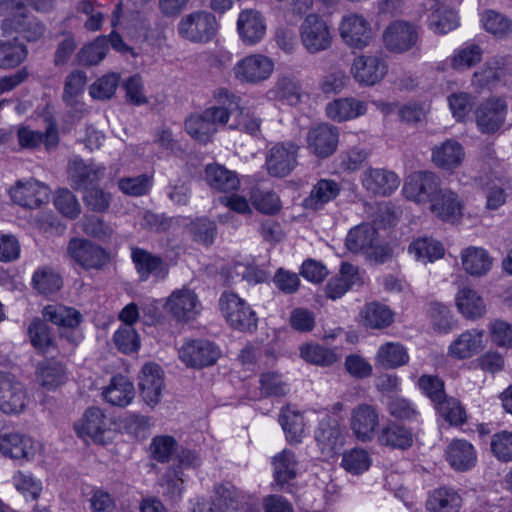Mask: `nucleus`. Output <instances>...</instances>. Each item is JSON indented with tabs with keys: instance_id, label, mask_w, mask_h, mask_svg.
Returning a JSON list of instances; mask_svg holds the SVG:
<instances>
[{
	"instance_id": "nucleus-1",
	"label": "nucleus",
	"mask_w": 512,
	"mask_h": 512,
	"mask_svg": "<svg viewBox=\"0 0 512 512\" xmlns=\"http://www.w3.org/2000/svg\"><path fill=\"white\" fill-rule=\"evenodd\" d=\"M220 310L233 329L251 332L256 329L258 318L256 313L237 294L225 291L219 299Z\"/></svg>"
},
{
	"instance_id": "nucleus-2",
	"label": "nucleus",
	"mask_w": 512,
	"mask_h": 512,
	"mask_svg": "<svg viewBox=\"0 0 512 512\" xmlns=\"http://www.w3.org/2000/svg\"><path fill=\"white\" fill-rule=\"evenodd\" d=\"M303 47L310 54L328 50L332 45V33L327 22L318 14L311 13L305 17L299 28Z\"/></svg>"
},
{
	"instance_id": "nucleus-3",
	"label": "nucleus",
	"mask_w": 512,
	"mask_h": 512,
	"mask_svg": "<svg viewBox=\"0 0 512 512\" xmlns=\"http://www.w3.org/2000/svg\"><path fill=\"white\" fill-rule=\"evenodd\" d=\"M419 41V28L407 21H393L383 32L384 46L391 53H406L417 48Z\"/></svg>"
},
{
	"instance_id": "nucleus-4",
	"label": "nucleus",
	"mask_w": 512,
	"mask_h": 512,
	"mask_svg": "<svg viewBox=\"0 0 512 512\" xmlns=\"http://www.w3.org/2000/svg\"><path fill=\"white\" fill-rule=\"evenodd\" d=\"M218 24L209 12H194L183 17L178 24V33L194 43H206L217 32Z\"/></svg>"
},
{
	"instance_id": "nucleus-5",
	"label": "nucleus",
	"mask_w": 512,
	"mask_h": 512,
	"mask_svg": "<svg viewBox=\"0 0 512 512\" xmlns=\"http://www.w3.org/2000/svg\"><path fill=\"white\" fill-rule=\"evenodd\" d=\"M68 256L85 270H100L110 261L104 248L83 238H72L67 245Z\"/></svg>"
},
{
	"instance_id": "nucleus-6",
	"label": "nucleus",
	"mask_w": 512,
	"mask_h": 512,
	"mask_svg": "<svg viewBox=\"0 0 512 512\" xmlns=\"http://www.w3.org/2000/svg\"><path fill=\"white\" fill-rule=\"evenodd\" d=\"M179 359L189 368L202 369L212 366L221 355L219 347L205 339L185 342L178 350Z\"/></svg>"
},
{
	"instance_id": "nucleus-7",
	"label": "nucleus",
	"mask_w": 512,
	"mask_h": 512,
	"mask_svg": "<svg viewBox=\"0 0 512 512\" xmlns=\"http://www.w3.org/2000/svg\"><path fill=\"white\" fill-rule=\"evenodd\" d=\"M299 146L292 142H278L274 144L265 157V167L272 177H285L289 175L297 165Z\"/></svg>"
},
{
	"instance_id": "nucleus-8",
	"label": "nucleus",
	"mask_w": 512,
	"mask_h": 512,
	"mask_svg": "<svg viewBox=\"0 0 512 512\" xmlns=\"http://www.w3.org/2000/svg\"><path fill=\"white\" fill-rule=\"evenodd\" d=\"M440 178L430 171L411 173L403 186L407 199L417 203H431L440 190Z\"/></svg>"
},
{
	"instance_id": "nucleus-9",
	"label": "nucleus",
	"mask_w": 512,
	"mask_h": 512,
	"mask_svg": "<svg viewBox=\"0 0 512 512\" xmlns=\"http://www.w3.org/2000/svg\"><path fill=\"white\" fill-rule=\"evenodd\" d=\"M339 34L343 42L354 49H364L372 38L370 23L356 13L344 15L339 23Z\"/></svg>"
},
{
	"instance_id": "nucleus-10",
	"label": "nucleus",
	"mask_w": 512,
	"mask_h": 512,
	"mask_svg": "<svg viewBox=\"0 0 512 512\" xmlns=\"http://www.w3.org/2000/svg\"><path fill=\"white\" fill-rule=\"evenodd\" d=\"M245 499L244 493L230 482L217 483L213 487L210 502L199 505V512H230L240 508Z\"/></svg>"
},
{
	"instance_id": "nucleus-11",
	"label": "nucleus",
	"mask_w": 512,
	"mask_h": 512,
	"mask_svg": "<svg viewBox=\"0 0 512 512\" xmlns=\"http://www.w3.org/2000/svg\"><path fill=\"white\" fill-rule=\"evenodd\" d=\"M387 71V63L379 55H359L354 58L351 66V74L356 82L365 86H374L381 82Z\"/></svg>"
},
{
	"instance_id": "nucleus-12",
	"label": "nucleus",
	"mask_w": 512,
	"mask_h": 512,
	"mask_svg": "<svg viewBox=\"0 0 512 512\" xmlns=\"http://www.w3.org/2000/svg\"><path fill=\"white\" fill-rule=\"evenodd\" d=\"M26 402L23 384L13 374L0 372V410L6 414H17L25 409Z\"/></svg>"
},
{
	"instance_id": "nucleus-13",
	"label": "nucleus",
	"mask_w": 512,
	"mask_h": 512,
	"mask_svg": "<svg viewBox=\"0 0 512 512\" xmlns=\"http://www.w3.org/2000/svg\"><path fill=\"white\" fill-rule=\"evenodd\" d=\"M106 168L94 162L74 158L68 162L67 173L70 185L76 190H87L97 185L105 175Z\"/></svg>"
},
{
	"instance_id": "nucleus-14",
	"label": "nucleus",
	"mask_w": 512,
	"mask_h": 512,
	"mask_svg": "<svg viewBox=\"0 0 512 512\" xmlns=\"http://www.w3.org/2000/svg\"><path fill=\"white\" fill-rule=\"evenodd\" d=\"M507 104L501 98H489L482 102L475 111L476 124L485 134H493L505 123Z\"/></svg>"
},
{
	"instance_id": "nucleus-15",
	"label": "nucleus",
	"mask_w": 512,
	"mask_h": 512,
	"mask_svg": "<svg viewBox=\"0 0 512 512\" xmlns=\"http://www.w3.org/2000/svg\"><path fill=\"white\" fill-rule=\"evenodd\" d=\"M274 70L273 61L260 54L247 56L233 68L235 78L241 82L258 83L270 77Z\"/></svg>"
},
{
	"instance_id": "nucleus-16",
	"label": "nucleus",
	"mask_w": 512,
	"mask_h": 512,
	"mask_svg": "<svg viewBox=\"0 0 512 512\" xmlns=\"http://www.w3.org/2000/svg\"><path fill=\"white\" fill-rule=\"evenodd\" d=\"M274 491L293 492L291 483L297 476L298 460L293 451L284 449L272 459Z\"/></svg>"
},
{
	"instance_id": "nucleus-17",
	"label": "nucleus",
	"mask_w": 512,
	"mask_h": 512,
	"mask_svg": "<svg viewBox=\"0 0 512 512\" xmlns=\"http://www.w3.org/2000/svg\"><path fill=\"white\" fill-rule=\"evenodd\" d=\"M50 188L34 179L26 182L18 181L10 189L12 200L22 207L35 209L49 201Z\"/></svg>"
},
{
	"instance_id": "nucleus-18",
	"label": "nucleus",
	"mask_w": 512,
	"mask_h": 512,
	"mask_svg": "<svg viewBox=\"0 0 512 512\" xmlns=\"http://www.w3.org/2000/svg\"><path fill=\"white\" fill-rule=\"evenodd\" d=\"M131 259L141 281H147L150 276L157 280H164L169 274L168 263L161 256L143 248L133 247Z\"/></svg>"
},
{
	"instance_id": "nucleus-19",
	"label": "nucleus",
	"mask_w": 512,
	"mask_h": 512,
	"mask_svg": "<svg viewBox=\"0 0 512 512\" xmlns=\"http://www.w3.org/2000/svg\"><path fill=\"white\" fill-rule=\"evenodd\" d=\"M0 452L14 460H31L36 449L32 438L3 428L0 430Z\"/></svg>"
},
{
	"instance_id": "nucleus-20",
	"label": "nucleus",
	"mask_w": 512,
	"mask_h": 512,
	"mask_svg": "<svg viewBox=\"0 0 512 512\" xmlns=\"http://www.w3.org/2000/svg\"><path fill=\"white\" fill-rule=\"evenodd\" d=\"M139 389L144 402L154 407L160 402L164 387V373L155 363L145 364L139 374Z\"/></svg>"
},
{
	"instance_id": "nucleus-21",
	"label": "nucleus",
	"mask_w": 512,
	"mask_h": 512,
	"mask_svg": "<svg viewBox=\"0 0 512 512\" xmlns=\"http://www.w3.org/2000/svg\"><path fill=\"white\" fill-rule=\"evenodd\" d=\"M378 425L379 414L376 407L363 403L352 410L350 427L359 441H371Z\"/></svg>"
},
{
	"instance_id": "nucleus-22",
	"label": "nucleus",
	"mask_w": 512,
	"mask_h": 512,
	"mask_svg": "<svg viewBox=\"0 0 512 512\" xmlns=\"http://www.w3.org/2000/svg\"><path fill=\"white\" fill-rule=\"evenodd\" d=\"M1 27L4 34L10 35L15 32L28 42L39 40L46 30L40 20L26 13H17L4 19Z\"/></svg>"
},
{
	"instance_id": "nucleus-23",
	"label": "nucleus",
	"mask_w": 512,
	"mask_h": 512,
	"mask_svg": "<svg viewBox=\"0 0 512 512\" xmlns=\"http://www.w3.org/2000/svg\"><path fill=\"white\" fill-rule=\"evenodd\" d=\"M109 426L105 413L98 407H91L85 411L80 423L75 424L74 427L80 437H89L95 443L104 444Z\"/></svg>"
},
{
	"instance_id": "nucleus-24",
	"label": "nucleus",
	"mask_w": 512,
	"mask_h": 512,
	"mask_svg": "<svg viewBox=\"0 0 512 512\" xmlns=\"http://www.w3.org/2000/svg\"><path fill=\"white\" fill-rule=\"evenodd\" d=\"M338 129L329 124H320L311 128L307 134L309 150L319 158L332 155L338 145Z\"/></svg>"
},
{
	"instance_id": "nucleus-25",
	"label": "nucleus",
	"mask_w": 512,
	"mask_h": 512,
	"mask_svg": "<svg viewBox=\"0 0 512 512\" xmlns=\"http://www.w3.org/2000/svg\"><path fill=\"white\" fill-rule=\"evenodd\" d=\"M363 187L371 194L389 196L400 184V179L393 171L382 168H369L362 173Z\"/></svg>"
},
{
	"instance_id": "nucleus-26",
	"label": "nucleus",
	"mask_w": 512,
	"mask_h": 512,
	"mask_svg": "<svg viewBox=\"0 0 512 512\" xmlns=\"http://www.w3.org/2000/svg\"><path fill=\"white\" fill-rule=\"evenodd\" d=\"M166 309L178 320H193L200 311V303L194 291L182 288L175 290L166 302Z\"/></svg>"
},
{
	"instance_id": "nucleus-27",
	"label": "nucleus",
	"mask_w": 512,
	"mask_h": 512,
	"mask_svg": "<svg viewBox=\"0 0 512 512\" xmlns=\"http://www.w3.org/2000/svg\"><path fill=\"white\" fill-rule=\"evenodd\" d=\"M18 143L23 149H36L44 144L47 151L55 149L59 143L57 125L49 121L44 133L22 126L17 130Z\"/></svg>"
},
{
	"instance_id": "nucleus-28",
	"label": "nucleus",
	"mask_w": 512,
	"mask_h": 512,
	"mask_svg": "<svg viewBox=\"0 0 512 512\" xmlns=\"http://www.w3.org/2000/svg\"><path fill=\"white\" fill-rule=\"evenodd\" d=\"M204 180L216 192L234 193L240 188V179L236 172L218 163L205 167Z\"/></svg>"
},
{
	"instance_id": "nucleus-29",
	"label": "nucleus",
	"mask_w": 512,
	"mask_h": 512,
	"mask_svg": "<svg viewBox=\"0 0 512 512\" xmlns=\"http://www.w3.org/2000/svg\"><path fill=\"white\" fill-rule=\"evenodd\" d=\"M465 158L463 146L456 140L447 139L432 148L433 164L443 170L453 171L458 168Z\"/></svg>"
},
{
	"instance_id": "nucleus-30",
	"label": "nucleus",
	"mask_w": 512,
	"mask_h": 512,
	"mask_svg": "<svg viewBox=\"0 0 512 512\" xmlns=\"http://www.w3.org/2000/svg\"><path fill=\"white\" fill-rule=\"evenodd\" d=\"M237 29L242 41L248 45L260 42L266 34V23L260 12L244 10L239 14Z\"/></svg>"
},
{
	"instance_id": "nucleus-31",
	"label": "nucleus",
	"mask_w": 512,
	"mask_h": 512,
	"mask_svg": "<svg viewBox=\"0 0 512 512\" xmlns=\"http://www.w3.org/2000/svg\"><path fill=\"white\" fill-rule=\"evenodd\" d=\"M341 185L332 179H320L312 187L310 194L303 200L306 210L319 211L340 194Z\"/></svg>"
},
{
	"instance_id": "nucleus-32",
	"label": "nucleus",
	"mask_w": 512,
	"mask_h": 512,
	"mask_svg": "<svg viewBox=\"0 0 512 512\" xmlns=\"http://www.w3.org/2000/svg\"><path fill=\"white\" fill-rule=\"evenodd\" d=\"M315 440L323 456H334L343 445V436L340 426L336 421H321L315 431Z\"/></svg>"
},
{
	"instance_id": "nucleus-33",
	"label": "nucleus",
	"mask_w": 512,
	"mask_h": 512,
	"mask_svg": "<svg viewBox=\"0 0 512 512\" xmlns=\"http://www.w3.org/2000/svg\"><path fill=\"white\" fill-rule=\"evenodd\" d=\"M463 505L460 493L448 486L432 490L426 501L428 512H459Z\"/></svg>"
},
{
	"instance_id": "nucleus-34",
	"label": "nucleus",
	"mask_w": 512,
	"mask_h": 512,
	"mask_svg": "<svg viewBox=\"0 0 512 512\" xmlns=\"http://www.w3.org/2000/svg\"><path fill=\"white\" fill-rule=\"evenodd\" d=\"M102 396L113 406L126 407L135 397V388L127 377L117 374L112 377L109 385L103 389Z\"/></svg>"
},
{
	"instance_id": "nucleus-35",
	"label": "nucleus",
	"mask_w": 512,
	"mask_h": 512,
	"mask_svg": "<svg viewBox=\"0 0 512 512\" xmlns=\"http://www.w3.org/2000/svg\"><path fill=\"white\" fill-rule=\"evenodd\" d=\"M446 459L453 469L467 471L475 466L476 451L468 441L456 439L448 445Z\"/></svg>"
},
{
	"instance_id": "nucleus-36",
	"label": "nucleus",
	"mask_w": 512,
	"mask_h": 512,
	"mask_svg": "<svg viewBox=\"0 0 512 512\" xmlns=\"http://www.w3.org/2000/svg\"><path fill=\"white\" fill-rule=\"evenodd\" d=\"M367 112V103L353 97L340 98L327 104V116L337 122H343L362 116Z\"/></svg>"
},
{
	"instance_id": "nucleus-37",
	"label": "nucleus",
	"mask_w": 512,
	"mask_h": 512,
	"mask_svg": "<svg viewBox=\"0 0 512 512\" xmlns=\"http://www.w3.org/2000/svg\"><path fill=\"white\" fill-rule=\"evenodd\" d=\"M462 208L463 205L458 195L450 189L440 188L439 192L430 203L431 211L444 221L460 217Z\"/></svg>"
},
{
	"instance_id": "nucleus-38",
	"label": "nucleus",
	"mask_w": 512,
	"mask_h": 512,
	"mask_svg": "<svg viewBox=\"0 0 512 512\" xmlns=\"http://www.w3.org/2000/svg\"><path fill=\"white\" fill-rule=\"evenodd\" d=\"M267 94L270 99L296 105L301 99L302 86L295 76L281 75Z\"/></svg>"
},
{
	"instance_id": "nucleus-39",
	"label": "nucleus",
	"mask_w": 512,
	"mask_h": 512,
	"mask_svg": "<svg viewBox=\"0 0 512 512\" xmlns=\"http://www.w3.org/2000/svg\"><path fill=\"white\" fill-rule=\"evenodd\" d=\"M358 281L357 268L348 262H343L339 274L328 281L326 295L332 300L341 298Z\"/></svg>"
},
{
	"instance_id": "nucleus-40",
	"label": "nucleus",
	"mask_w": 512,
	"mask_h": 512,
	"mask_svg": "<svg viewBox=\"0 0 512 512\" xmlns=\"http://www.w3.org/2000/svg\"><path fill=\"white\" fill-rule=\"evenodd\" d=\"M378 442L393 449L406 450L413 444V434L410 429L396 422L385 425L379 435Z\"/></svg>"
},
{
	"instance_id": "nucleus-41",
	"label": "nucleus",
	"mask_w": 512,
	"mask_h": 512,
	"mask_svg": "<svg viewBox=\"0 0 512 512\" xmlns=\"http://www.w3.org/2000/svg\"><path fill=\"white\" fill-rule=\"evenodd\" d=\"M484 331L468 330L462 333L449 347L452 356L458 359L469 358L482 349Z\"/></svg>"
},
{
	"instance_id": "nucleus-42",
	"label": "nucleus",
	"mask_w": 512,
	"mask_h": 512,
	"mask_svg": "<svg viewBox=\"0 0 512 512\" xmlns=\"http://www.w3.org/2000/svg\"><path fill=\"white\" fill-rule=\"evenodd\" d=\"M44 320H48L55 325L74 329L79 326L83 320L82 314L73 307L62 304L47 305L43 309Z\"/></svg>"
},
{
	"instance_id": "nucleus-43",
	"label": "nucleus",
	"mask_w": 512,
	"mask_h": 512,
	"mask_svg": "<svg viewBox=\"0 0 512 512\" xmlns=\"http://www.w3.org/2000/svg\"><path fill=\"white\" fill-rule=\"evenodd\" d=\"M364 326L384 329L393 323L394 314L388 306L379 302L367 303L360 312Z\"/></svg>"
},
{
	"instance_id": "nucleus-44",
	"label": "nucleus",
	"mask_w": 512,
	"mask_h": 512,
	"mask_svg": "<svg viewBox=\"0 0 512 512\" xmlns=\"http://www.w3.org/2000/svg\"><path fill=\"white\" fill-rule=\"evenodd\" d=\"M377 230L371 224L364 223L352 228L346 237V246L351 252L369 251L377 242Z\"/></svg>"
},
{
	"instance_id": "nucleus-45",
	"label": "nucleus",
	"mask_w": 512,
	"mask_h": 512,
	"mask_svg": "<svg viewBox=\"0 0 512 512\" xmlns=\"http://www.w3.org/2000/svg\"><path fill=\"white\" fill-rule=\"evenodd\" d=\"M444 251L443 245L431 237H419L413 240L408 247V252L418 261L424 263L442 258Z\"/></svg>"
},
{
	"instance_id": "nucleus-46",
	"label": "nucleus",
	"mask_w": 512,
	"mask_h": 512,
	"mask_svg": "<svg viewBox=\"0 0 512 512\" xmlns=\"http://www.w3.org/2000/svg\"><path fill=\"white\" fill-rule=\"evenodd\" d=\"M456 305L458 310L468 319H477L486 313L483 299L476 291L464 287L457 293Z\"/></svg>"
},
{
	"instance_id": "nucleus-47",
	"label": "nucleus",
	"mask_w": 512,
	"mask_h": 512,
	"mask_svg": "<svg viewBox=\"0 0 512 512\" xmlns=\"http://www.w3.org/2000/svg\"><path fill=\"white\" fill-rule=\"evenodd\" d=\"M36 379L47 390H55L65 383V369L61 363L45 361L38 365Z\"/></svg>"
},
{
	"instance_id": "nucleus-48",
	"label": "nucleus",
	"mask_w": 512,
	"mask_h": 512,
	"mask_svg": "<svg viewBox=\"0 0 512 512\" xmlns=\"http://www.w3.org/2000/svg\"><path fill=\"white\" fill-rule=\"evenodd\" d=\"M462 264L467 273L481 276L490 270L492 260L484 249L469 247L462 253Z\"/></svg>"
},
{
	"instance_id": "nucleus-49",
	"label": "nucleus",
	"mask_w": 512,
	"mask_h": 512,
	"mask_svg": "<svg viewBox=\"0 0 512 512\" xmlns=\"http://www.w3.org/2000/svg\"><path fill=\"white\" fill-rule=\"evenodd\" d=\"M409 360L407 350L398 343L382 345L376 356V364L385 369H393L405 365Z\"/></svg>"
},
{
	"instance_id": "nucleus-50",
	"label": "nucleus",
	"mask_w": 512,
	"mask_h": 512,
	"mask_svg": "<svg viewBox=\"0 0 512 512\" xmlns=\"http://www.w3.org/2000/svg\"><path fill=\"white\" fill-rule=\"evenodd\" d=\"M187 133L196 141L202 144L208 143L217 132V128L209 121L203 111L200 114H193L185 121Z\"/></svg>"
},
{
	"instance_id": "nucleus-51",
	"label": "nucleus",
	"mask_w": 512,
	"mask_h": 512,
	"mask_svg": "<svg viewBox=\"0 0 512 512\" xmlns=\"http://www.w3.org/2000/svg\"><path fill=\"white\" fill-rule=\"evenodd\" d=\"M27 54L26 46L16 39L0 42V68H15L25 60Z\"/></svg>"
},
{
	"instance_id": "nucleus-52",
	"label": "nucleus",
	"mask_w": 512,
	"mask_h": 512,
	"mask_svg": "<svg viewBox=\"0 0 512 512\" xmlns=\"http://www.w3.org/2000/svg\"><path fill=\"white\" fill-rule=\"evenodd\" d=\"M28 334L32 346L38 351L45 353L54 346V336L47 323L35 318L28 327Z\"/></svg>"
},
{
	"instance_id": "nucleus-53",
	"label": "nucleus",
	"mask_w": 512,
	"mask_h": 512,
	"mask_svg": "<svg viewBox=\"0 0 512 512\" xmlns=\"http://www.w3.org/2000/svg\"><path fill=\"white\" fill-rule=\"evenodd\" d=\"M279 422L290 443H299L304 435V417L302 414L289 409L282 410Z\"/></svg>"
},
{
	"instance_id": "nucleus-54",
	"label": "nucleus",
	"mask_w": 512,
	"mask_h": 512,
	"mask_svg": "<svg viewBox=\"0 0 512 512\" xmlns=\"http://www.w3.org/2000/svg\"><path fill=\"white\" fill-rule=\"evenodd\" d=\"M183 484L184 471L176 469L174 466L169 467L160 479L163 496L172 501L181 498L184 489Z\"/></svg>"
},
{
	"instance_id": "nucleus-55",
	"label": "nucleus",
	"mask_w": 512,
	"mask_h": 512,
	"mask_svg": "<svg viewBox=\"0 0 512 512\" xmlns=\"http://www.w3.org/2000/svg\"><path fill=\"white\" fill-rule=\"evenodd\" d=\"M108 52V38L99 36L92 43L85 45L78 52V61L82 65L93 66L99 64Z\"/></svg>"
},
{
	"instance_id": "nucleus-56",
	"label": "nucleus",
	"mask_w": 512,
	"mask_h": 512,
	"mask_svg": "<svg viewBox=\"0 0 512 512\" xmlns=\"http://www.w3.org/2000/svg\"><path fill=\"white\" fill-rule=\"evenodd\" d=\"M458 26L455 11L445 6L435 9L429 16V28L436 34H446Z\"/></svg>"
},
{
	"instance_id": "nucleus-57",
	"label": "nucleus",
	"mask_w": 512,
	"mask_h": 512,
	"mask_svg": "<svg viewBox=\"0 0 512 512\" xmlns=\"http://www.w3.org/2000/svg\"><path fill=\"white\" fill-rule=\"evenodd\" d=\"M301 357L312 364L329 366L338 360L336 352L319 344H307L300 348Z\"/></svg>"
},
{
	"instance_id": "nucleus-58",
	"label": "nucleus",
	"mask_w": 512,
	"mask_h": 512,
	"mask_svg": "<svg viewBox=\"0 0 512 512\" xmlns=\"http://www.w3.org/2000/svg\"><path fill=\"white\" fill-rule=\"evenodd\" d=\"M32 284L39 293L47 295L57 292L62 287V279L58 273L44 267L34 272Z\"/></svg>"
},
{
	"instance_id": "nucleus-59",
	"label": "nucleus",
	"mask_w": 512,
	"mask_h": 512,
	"mask_svg": "<svg viewBox=\"0 0 512 512\" xmlns=\"http://www.w3.org/2000/svg\"><path fill=\"white\" fill-rule=\"evenodd\" d=\"M435 408L451 425H460L466 421V413L460 402L454 398L444 397Z\"/></svg>"
},
{
	"instance_id": "nucleus-60",
	"label": "nucleus",
	"mask_w": 512,
	"mask_h": 512,
	"mask_svg": "<svg viewBox=\"0 0 512 512\" xmlns=\"http://www.w3.org/2000/svg\"><path fill=\"white\" fill-rule=\"evenodd\" d=\"M114 343L124 354L137 352L140 347V338L136 330L130 325L121 326L114 334Z\"/></svg>"
},
{
	"instance_id": "nucleus-61",
	"label": "nucleus",
	"mask_w": 512,
	"mask_h": 512,
	"mask_svg": "<svg viewBox=\"0 0 512 512\" xmlns=\"http://www.w3.org/2000/svg\"><path fill=\"white\" fill-rule=\"evenodd\" d=\"M485 30L497 37H505L512 32L511 21L502 14L489 10L482 16Z\"/></svg>"
},
{
	"instance_id": "nucleus-62",
	"label": "nucleus",
	"mask_w": 512,
	"mask_h": 512,
	"mask_svg": "<svg viewBox=\"0 0 512 512\" xmlns=\"http://www.w3.org/2000/svg\"><path fill=\"white\" fill-rule=\"evenodd\" d=\"M370 465V456L364 449H352L349 452L344 453L342 458L343 468L355 475L368 470Z\"/></svg>"
},
{
	"instance_id": "nucleus-63",
	"label": "nucleus",
	"mask_w": 512,
	"mask_h": 512,
	"mask_svg": "<svg viewBox=\"0 0 512 512\" xmlns=\"http://www.w3.org/2000/svg\"><path fill=\"white\" fill-rule=\"evenodd\" d=\"M188 230L194 241L204 245H210L214 241L216 224L207 218H198L190 223Z\"/></svg>"
},
{
	"instance_id": "nucleus-64",
	"label": "nucleus",
	"mask_w": 512,
	"mask_h": 512,
	"mask_svg": "<svg viewBox=\"0 0 512 512\" xmlns=\"http://www.w3.org/2000/svg\"><path fill=\"white\" fill-rule=\"evenodd\" d=\"M119 83V75L116 73H110L99 78L90 87L89 93L92 98L99 100L110 99Z\"/></svg>"
}]
</instances>
